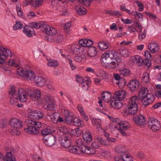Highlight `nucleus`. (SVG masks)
Masks as SVG:
<instances>
[{
    "label": "nucleus",
    "mask_w": 161,
    "mask_h": 161,
    "mask_svg": "<svg viewBox=\"0 0 161 161\" xmlns=\"http://www.w3.org/2000/svg\"><path fill=\"white\" fill-rule=\"evenodd\" d=\"M139 92V99L142 101V104L145 107L152 103L154 101V95L153 93H148V91L147 88L142 87Z\"/></svg>",
    "instance_id": "f257e3e1"
},
{
    "label": "nucleus",
    "mask_w": 161,
    "mask_h": 161,
    "mask_svg": "<svg viewBox=\"0 0 161 161\" xmlns=\"http://www.w3.org/2000/svg\"><path fill=\"white\" fill-rule=\"evenodd\" d=\"M118 53L114 50H108L101 55V61L102 65L110 61L114 60L115 57H118Z\"/></svg>",
    "instance_id": "f03ea898"
},
{
    "label": "nucleus",
    "mask_w": 161,
    "mask_h": 161,
    "mask_svg": "<svg viewBox=\"0 0 161 161\" xmlns=\"http://www.w3.org/2000/svg\"><path fill=\"white\" fill-rule=\"evenodd\" d=\"M17 72L19 75L23 76L25 80H34L35 77V73L31 70H24L23 69L20 68L17 69Z\"/></svg>",
    "instance_id": "7ed1b4c3"
},
{
    "label": "nucleus",
    "mask_w": 161,
    "mask_h": 161,
    "mask_svg": "<svg viewBox=\"0 0 161 161\" xmlns=\"http://www.w3.org/2000/svg\"><path fill=\"white\" fill-rule=\"evenodd\" d=\"M44 31L48 35L47 40L50 42H52L54 40V36L57 33V30L53 27H50L47 25H44Z\"/></svg>",
    "instance_id": "20e7f679"
},
{
    "label": "nucleus",
    "mask_w": 161,
    "mask_h": 161,
    "mask_svg": "<svg viewBox=\"0 0 161 161\" xmlns=\"http://www.w3.org/2000/svg\"><path fill=\"white\" fill-rule=\"evenodd\" d=\"M148 125L149 128L154 131L158 130L160 128V125L159 121L154 118L149 119Z\"/></svg>",
    "instance_id": "39448f33"
},
{
    "label": "nucleus",
    "mask_w": 161,
    "mask_h": 161,
    "mask_svg": "<svg viewBox=\"0 0 161 161\" xmlns=\"http://www.w3.org/2000/svg\"><path fill=\"white\" fill-rule=\"evenodd\" d=\"M44 99L46 102L45 108L49 110H54L56 106L54 99L51 96H46Z\"/></svg>",
    "instance_id": "423d86ee"
},
{
    "label": "nucleus",
    "mask_w": 161,
    "mask_h": 161,
    "mask_svg": "<svg viewBox=\"0 0 161 161\" xmlns=\"http://www.w3.org/2000/svg\"><path fill=\"white\" fill-rule=\"evenodd\" d=\"M10 55V51L9 49L2 47H0V63L3 64L5 63L4 60Z\"/></svg>",
    "instance_id": "0eeeda50"
},
{
    "label": "nucleus",
    "mask_w": 161,
    "mask_h": 161,
    "mask_svg": "<svg viewBox=\"0 0 161 161\" xmlns=\"http://www.w3.org/2000/svg\"><path fill=\"white\" fill-rule=\"evenodd\" d=\"M27 93L28 96L34 101L40 98L41 92L38 90H29L27 91Z\"/></svg>",
    "instance_id": "6e6552de"
},
{
    "label": "nucleus",
    "mask_w": 161,
    "mask_h": 161,
    "mask_svg": "<svg viewBox=\"0 0 161 161\" xmlns=\"http://www.w3.org/2000/svg\"><path fill=\"white\" fill-rule=\"evenodd\" d=\"M44 142L48 146H52L54 145L56 142V137L53 135H50L48 136L44 137L43 138Z\"/></svg>",
    "instance_id": "1a4fd4ad"
},
{
    "label": "nucleus",
    "mask_w": 161,
    "mask_h": 161,
    "mask_svg": "<svg viewBox=\"0 0 161 161\" xmlns=\"http://www.w3.org/2000/svg\"><path fill=\"white\" fill-rule=\"evenodd\" d=\"M138 105H134L130 104H127L125 112L127 114L134 115L136 114L138 110Z\"/></svg>",
    "instance_id": "9d476101"
},
{
    "label": "nucleus",
    "mask_w": 161,
    "mask_h": 161,
    "mask_svg": "<svg viewBox=\"0 0 161 161\" xmlns=\"http://www.w3.org/2000/svg\"><path fill=\"white\" fill-rule=\"evenodd\" d=\"M29 118L33 119L38 120L42 118L43 116L42 113L39 110H36L30 112L29 114Z\"/></svg>",
    "instance_id": "9b49d317"
},
{
    "label": "nucleus",
    "mask_w": 161,
    "mask_h": 161,
    "mask_svg": "<svg viewBox=\"0 0 161 161\" xmlns=\"http://www.w3.org/2000/svg\"><path fill=\"white\" fill-rule=\"evenodd\" d=\"M139 86V81L135 79L130 81L127 85L128 87L132 92H134L138 89Z\"/></svg>",
    "instance_id": "f8f14e48"
},
{
    "label": "nucleus",
    "mask_w": 161,
    "mask_h": 161,
    "mask_svg": "<svg viewBox=\"0 0 161 161\" xmlns=\"http://www.w3.org/2000/svg\"><path fill=\"white\" fill-rule=\"evenodd\" d=\"M114 60V61L109 62L107 64L106 63L103 65L106 67H110L112 69L115 68L118 66L121 60L119 57H115Z\"/></svg>",
    "instance_id": "ddd939ff"
},
{
    "label": "nucleus",
    "mask_w": 161,
    "mask_h": 161,
    "mask_svg": "<svg viewBox=\"0 0 161 161\" xmlns=\"http://www.w3.org/2000/svg\"><path fill=\"white\" fill-rule=\"evenodd\" d=\"M133 121L139 126H142L146 124L145 119L144 116L139 115L133 118Z\"/></svg>",
    "instance_id": "4468645a"
},
{
    "label": "nucleus",
    "mask_w": 161,
    "mask_h": 161,
    "mask_svg": "<svg viewBox=\"0 0 161 161\" xmlns=\"http://www.w3.org/2000/svg\"><path fill=\"white\" fill-rule=\"evenodd\" d=\"M22 126L21 121L16 118L11 119V128L19 129Z\"/></svg>",
    "instance_id": "2eb2a0df"
},
{
    "label": "nucleus",
    "mask_w": 161,
    "mask_h": 161,
    "mask_svg": "<svg viewBox=\"0 0 161 161\" xmlns=\"http://www.w3.org/2000/svg\"><path fill=\"white\" fill-rule=\"evenodd\" d=\"M126 93L124 90H119L116 92L114 95V99L122 100L125 98Z\"/></svg>",
    "instance_id": "dca6fc26"
},
{
    "label": "nucleus",
    "mask_w": 161,
    "mask_h": 161,
    "mask_svg": "<svg viewBox=\"0 0 161 161\" xmlns=\"http://www.w3.org/2000/svg\"><path fill=\"white\" fill-rule=\"evenodd\" d=\"M28 127L25 128V131L28 133L31 134L33 135H37L39 133V131L37 129L31 125L27 124Z\"/></svg>",
    "instance_id": "f3484780"
},
{
    "label": "nucleus",
    "mask_w": 161,
    "mask_h": 161,
    "mask_svg": "<svg viewBox=\"0 0 161 161\" xmlns=\"http://www.w3.org/2000/svg\"><path fill=\"white\" fill-rule=\"evenodd\" d=\"M23 89H19L18 91L17 95L19 101L21 102H24L27 101V96L25 92H23Z\"/></svg>",
    "instance_id": "a211bd4d"
},
{
    "label": "nucleus",
    "mask_w": 161,
    "mask_h": 161,
    "mask_svg": "<svg viewBox=\"0 0 161 161\" xmlns=\"http://www.w3.org/2000/svg\"><path fill=\"white\" fill-rule=\"evenodd\" d=\"M148 48L150 51L153 53L158 52L159 49L158 45L155 42L149 44L148 45Z\"/></svg>",
    "instance_id": "6ab92c4d"
},
{
    "label": "nucleus",
    "mask_w": 161,
    "mask_h": 161,
    "mask_svg": "<svg viewBox=\"0 0 161 161\" xmlns=\"http://www.w3.org/2000/svg\"><path fill=\"white\" fill-rule=\"evenodd\" d=\"M69 137H62V139L60 141V143L62 147L65 148H67L70 147L71 145V143L70 140H69Z\"/></svg>",
    "instance_id": "aec40b11"
},
{
    "label": "nucleus",
    "mask_w": 161,
    "mask_h": 161,
    "mask_svg": "<svg viewBox=\"0 0 161 161\" xmlns=\"http://www.w3.org/2000/svg\"><path fill=\"white\" fill-rule=\"evenodd\" d=\"M131 59L133 63L139 66H141L143 64V60L139 56L136 55L132 56L131 57Z\"/></svg>",
    "instance_id": "412c9836"
},
{
    "label": "nucleus",
    "mask_w": 161,
    "mask_h": 161,
    "mask_svg": "<svg viewBox=\"0 0 161 161\" xmlns=\"http://www.w3.org/2000/svg\"><path fill=\"white\" fill-rule=\"evenodd\" d=\"M93 42L90 40L81 39L79 41V43L80 45L84 47H89L93 44Z\"/></svg>",
    "instance_id": "4be33fe9"
},
{
    "label": "nucleus",
    "mask_w": 161,
    "mask_h": 161,
    "mask_svg": "<svg viewBox=\"0 0 161 161\" xmlns=\"http://www.w3.org/2000/svg\"><path fill=\"white\" fill-rule=\"evenodd\" d=\"M120 100L114 99L110 103V105L116 109H119L123 106V103L120 101Z\"/></svg>",
    "instance_id": "5701e85b"
},
{
    "label": "nucleus",
    "mask_w": 161,
    "mask_h": 161,
    "mask_svg": "<svg viewBox=\"0 0 161 161\" xmlns=\"http://www.w3.org/2000/svg\"><path fill=\"white\" fill-rule=\"evenodd\" d=\"M35 83L39 86H43L45 84V80L41 76H35L34 79Z\"/></svg>",
    "instance_id": "b1692460"
},
{
    "label": "nucleus",
    "mask_w": 161,
    "mask_h": 161,
    "mask_svg": "<svg viewBox=\"0 0 161 161\" xmlns=\"http://www.w3.org/2000/svg\"><path fill=\"white\" fill-rule=\"evenodd\" d=\"M33 28L28 25H26L23 30V32L26 34V35L28 37H31L33 36V34H34L33 32L32 31Z\"/></svg>",
    "instance_id": "393cba45"
},
{
    "label": "nucleus",
    "mask_w": 161,
    "mask_h": 161,
    "mask_svg": "<svg viewBox=\"0 0 161 161\" xmlns=\"http://www.w3.org/2000/svg\"><path fill=\"white\" fill-rule=\"evenodd\" d=\"M58 130L60 132L63 134L62 137H65L68 138V137H69L70 136V134L68 132L67 129L65 127H59L58 128Z\"/></svg>",
    "instance_id": "a878e982"
},
{
    "label": "nucleus",
    "mask_w": 161,
    "mask_h": 161,
    "mask_svg": "<svg viewBox=\"0 0 161 161\" xmlns=\"http://www.w3.org/2000/svg\"><path fill=\"white\" fill-rule=\"evenodd\" d=\"M25 122L29 125H31L33 126L36 129L40 128L42 126L41 123L39 122H36L32 120L28 119L26 120Z\"/></svg>",
    "instance_id": "bb28decb"
},
{
    "label": "nucleus",
    "mask_w": 161,
    "mask_h": 161,
    "mask_svg": "<svg viewBox=\"0 0 161 161\" xmlns=\"http://www.w3.org/2000/svg\"><path fill=\"white\" fill-rule=\"evenodd\" d=\"M111 97V94L106 91L102 93L101 94V98L105 102H108L110 101Z\"/></svg>",
    "instance_id": "cd10ccee"
},
{
    "label": "nucleus",
    "mask_w": 161,
    "mask_h": 161,
    "mask_svg": "<svg viewBox=\"0 0 161 161\" xmlns=\"http://www.w3.org/2000/svg\"><path fill=\"white\" fill-rule=\"evenodd\" d=\"M97 52L96 47L93 46L89 48L87 54L90 57H94L96 55Z\"/></svg>",
    "instance_id": "c85d7f7f"
},
{
    "label": "nucleus",
    "mask_w": 161,
    "mask_h": 161,
    "mask_svg": "<svg viewBox=\"0 0 161 161\" xmlns=\"http://www.w3.org/2000/svg\"><path fill=\"white\" fill-rule=\"evenodd\" d=\"M84 140L87 143H89L92 139L91 134L89 132H86L83 135Z\"/></svg>",
    "instance_id": "c756f323"
},
{
    "label": "nucleus",
    "mask_w": 161,
    "mask_h": 161,
    "mask_svg": "<svg viewBox=\"0 0 161 161\" xmlns=\"http://www.w3.org/2000/svg\"><path fill=\"white\" fill-rule=\"evenodd\" d=\"M75 9L78 14L80 15L84 14L86 13V9L79 5H76Z\"/></svg>",
    "instance_id": "7c9ffc66"
},
{
    "label": "nucleus",
    "mask_w": 161,
    "mask_h": 161,
    "mask_svg": "<svg viewBox=\"0 0 161 161\" xmlns=\"http://www.w3.org/2000/svg\"><path fill=\"white\" fill-rule=\"evenodd\" d=\"M139 99L138 97L134 96L129 100L128 102V104H130L134 105H137V103L138 102Z\"/></svg>",
    "instance_id": "2f4dec72"
},
{
    "label": "nucleus",
    "mask_w": 161,
    "mask_h": 161,
    "mask_svg": "<svg viewBox=\"0 0 161 161\" xmlns=\"http://www.w3.org/2000/svg\"><path fill=\"white\" fill-rule=\"evenodd\" d=\"M43 0H31V3L36 8H37L41 5L43 3Z\"/></svg>",
    "instance_id": "473e14b6"
},
{
    "label": "nucleus",
    "mask_w": 161,
    "mask_h": 161,
    "mask_svg": "<svg viewBox=\"0 0 161 161\" xmlns=\"http://www.w3.org/2000/svg\"><path fill=\"white\" fill-rule=\"evenodd\" d=\"M80 47L79 44L75 45L72 47V53L73 54L78 55Z\"/></svg>",
    "instance_id": "72a5a7b5"
},
{
    "label": "nucleus",
    "mask_w": 161,
    "mask_h": 161,
    "mask_svg": "<svg viewBox=\"0 0 161 161\" xmlns=\"http://www.w3.org/2000/svg\"><path fill=\"white\" fill-rule=\"evenodd\" d=\"M71 134L74 136H79L82 134L83 132L79 128H76L71 130Z\"/></svg>",
    "instance_id": "f704fd0d"
},
{
    "label": "nucleus",
    "mask_w": 161,
    "mask_h": 161,
    "mask_svg": "<svg viewBox=\"0 0 161 161\" xmlns=\"http://www.w3.org/2000/svg\"><path fill=\"white\" fill-rule=\"evenodd\" d=\"M10 152H6L3 156V154L0 153V159L2 158L3 161H10Z\"/></svg>",
    "instance_id": "c9c22d12"
},
{
    "label": "nucleus",
    "mask_w": 161,
    "mask_h": 161,
    "mask_svg": "<svg viewBox=\"0 0 161 161\" xmlns=\"http://www.w3.org/2000/svg\"><path fill=\"white\" fill-rule=\"evenodd\" d=\"M98 46L100 49L101 51L104 50L108 47V45L106 42H99Z\"/></svg>",
    "instance_id": "e433bc0d"
},
{
    "label": "nucleus",
    "mask_w": 161,
    "mask_h": 161,
    "mask_svg": "<svg viewBox=\"0 0 161 161\" xmlns=\"http://www.w3.org/2000/svg\"><path fill=\"white\" fill-rule=\"evenodd\" d=\"M54 40L53 42L57 43H60L62 42L63 40V36L61 34H59L54 36Z\"/></svg>",
    "instance_id": "4c0bfd02"
},
{
    "label": "nucleus",
    "mask_w": 161,
    "mask_h": 161,
    "mask_svg": "<svg viewBox=\"0 0 161 161\" xmlns=\"http://www.w3.org/2000/svg\"><path fill=\"white\" fill-rule=\"evenodd\" d=\"M59 114L58 113L54 112L51 115V119L52 122L54 124H57L58 122V117Z\"/></svg>",
    "instance_id": "58836bf2"
},
{
    "label": "nucleus",
    "mask_w": 161,
    "mask_h": 161,
    "mask_svg": "<svg viewBox=\"0 0 161 161\" xmlns=\"http://www.w3.org/2000/svg\"><path fill=\"white\" fill-rule=\"evenodd\" d=\"M80 147L76 146H73L69 149V151L70 152L75 153V154L80 153Z\"/></svg>",
    "instance_id": "ea45409f"
},
{
    "label": "nucleus",
    "mask_w": 161,
    "mask_h": 161,
    "mask_svg": "<svg viewBox=\"0 0 161 161\" xmlns=\"http://www.w3.org/2000/svg\"><path fill=\"white\" fill-rule=\"evenodd\" d=\"M115 150L116 152L119 153H125L126 152L125 147L122 146H118L115 148Z\"/></svg>",
    "instance_id": "a19ab883"
},
{
    "label": "nucleus",
    "mask_w": 161,
    "mask_h": 161,
    "mask_svg": "<svg viewBox=\"0 0 161 161\" xmlns=\"http://www.w3.org/2000/svg\"><path fill=\"white\" fill-rule=\"evenodd\" d=\"M52 130L47 128H45L41 131V134L42 136H46L52 133Z\"/></svg>",
    "instance_id": "79ce46f5"
},
{
    "label": "nucleus",
    "mask_w": 161,
    "mask_h": 161,
    "mask_svg": "<svg viewBox=\"0 0 161 161\" xmlns=\"http://www.w3.org/2000/svg\"><path fill=\"white\" fill-rule=\"evenodd\" d=\"M8 121L6 119L0 120V128H7Z\"/></svg>",
    "instance_id": "37998d69"
},
{
    "label": "nucleus",
    "mask_w": 161,
    "mask_h": 161,
    "mask_svg": "<svg viewBox=\"0 0 161 161\" xmlns=\"http://www.w3.org/2000/svg\"><path fill=\"white\" fill-rule=\"evenodd\" d=\"M16 90L15 87L13 86L11 87V97L14 96L15 98L18 97Z\"/></svg>",
    "instance_id": "c03bdc74"
},
{
    "label": "nucleus",
    "mask_w": 161,
    "mask_h": 161,
    "mask_svg": "<svg viewBox=\"0 0 161 161\" xmlns=\"http://www.w3.org/2000/svg\"><path fill=\"white\" fill-rule=\"evenodd\" d=\"M122 158L123 161H132L133 160L131 157L127 154H124L121 156Z\"/></svg>",
    "instance_id": "a18cd8bd"
},
{
    "label": "nucleus",
    "mask_w": 161,
    "mask_h": 161,
    "mask_svg": "<svg viewBox=\"0 0 161 161\" xmlns=\"http://www.w3.org/2000/svg\"><path fill=\"white\" fill-rule=\"evenodd\" d=\"M47 65L50 67H55L58 66V63L56 60H50L47 63Z\"/></svg>",
    "instance_id": "49530a36"
},
{
    "label": "nucleus",
    "mask_w": 161,
    "mask_h": 161,
    "mask_svg": "<svg viewBox=\"0 0 161 161\" xmlns=\"http://www.w3.org/2000/svg\"><path fill=\"white\" fill-rule=\"evenodd\" d=\"M60 1L59 0H53L52 1V5L53 6V8L57 9L58 7L59 6V4L58 3Z\"/></svg>",
    "instance_id": "de8ad7c7"
},
{
    "label": "nucleus",
    "mask_w": 161,
    "mask_h": 161,
    "mask_svg": "<svg viewBox=\"0 0 161 161\" xmlns=\"http://www.w3.org/2000/svg\"><path fill=\"white\" fill-rule=\"evenodd\" d=\"M119 51L120 53L123 57H127L129 56V52L126 49H121Z\"/></svg>",
    "instance_id": "09e8293b"
},
{
    "label": "nucleus",
    "mask_w": 161,
    "mask_h": 161,
    "mask_svg": "<svg viewBox=\"0 0 161 161\" xmlns=\"http://www.w3.org/2000/svg\"><path fill=\"white\" fill-rule=\"evenodd\" d=\"M90 84V82L87 79L85 78L83 79V80L81 82V85L83 87L88 89Z\"/></svg>",
    "instance_id": "8fccbe9b"
},
{
    "label": "nucleus",
    "mask_w": 161,
    "mask_h": 161,
    "mask_svg": "<svg viewBox=\"0 0 161 161\" xmlns=\"http://www.w3.org/2000/svg\"><path fill=\"white\" fill-rule=\"evenodd\" d=\"M23 27L22 23L19 21L16 22V24L13 27V29L14 30L19 29H21Z\"/></svg>",
    "instance_id": "3c124183"
},
{
    "label": "nucleus",
    "mask_w": 161,
    "mask_h": 161,
    "mask_svg": "<svg viewBox=\"0 0 161 161\" xmlns=\"http://www.w3.org/2000/svg\"><path fill=\"white\" fill-rule=\"evenodd\" d=\"M119 73L123 76H127L129 74V70L126 69H123L119 70Z\"/></svg>",
    "instance_id": "603ef678"
},
{
    "label": "nucleus",
    "mask_w": 161,
    "mask_h": 161,
    "mask_svg": "<svg viewBox=\"0 0 161 161\" xmlns=\"http://www.w3.org/2000/svg\"><path fill=\"white\" fill-rule=\"evenodd\" d=\"M143 64H145V67H147V69H149L152 65V63L151 61L148 59H144L143 60Z\"/></svg>",
    "instance_id": "864d4df0"
},
{
    "label": "nucleus",
    "mask_w": 161,
    "mask_h": 161,
    "mask_svg": "<svg viewBox=\"0 0 161 161\" xmlns=\"http://www.w3.org/2000/svg\"><path fill=\"white\" fill-rule=\"evenodd\" d=\"M81 121L79 119L75 118L73 120V124L76 126H80L81 125Z\"/></svg>",
    "instance_id": "5fc2aeb1"
},
{
    "label": "nucleus",
    "mask_w": 161,
    "mask_h": 161,
    "mask_svg": "<svg viewBox=\"0 0 161 161\" xmlns=\"http://www.w3.org/2000/svg\"><path fill=\"white\" fill-rule=\"evenodd\" d=\"M142 81L145 83H147L149 81V75L148 73L143 74Z\"/></svg>",
    "instance_id": "6e6d98bb"
},
{
    "label": "nucleus",
    "mask_w": 161,
    "mask_h": 161,
    "mask_svg": "<svg viewBox=\"0 0 161 161\" xmlns=\"http://www.w3.org/2000/svg\"><path fill=\"white\" fill-rule=\"evenodd\" d=\"M94 152L92 148L90 147H86L85 153L87 154H94Z\"/></svg>",
    "instance_id": "4d7b16f0"
},
{
    "label": "nucleus",
    "mask_w": 161,
    "mask_h": 161,
    "mask_svg": "<svg viewBox=\"0 0 161 161\" xmlns=\"http://www.w3.org/2000/svg\"><path fill=\"white\" fill-rule=\"evenodd\" d=\"M65 120L66 123L68 125L70 124L72 121V117L70 115L65 117Z\"/></svg>",
    "instance_id": "13d9d810"
},
{
    "label": "nucleus",
    "mask_w": 161,
    "mask_h": 161,
    "mask_svg": "<svg viewBox=\"0 0 161 161\" xmlns=\"http://www.w3.org/2000/svg\"><path fill=\"white\" fill-rule=\"evenodd\" d=\"M18 97L15 98L14 96L11 97V104L15 106L18 103Z\"/></svg>",
    "instance_id": "bf43d9fd"
},
{
    "label": "nucleus",
    "mask_w": 161,
    "mask_h": 161,
    "mask_svg": "<svg viewBox=\"0 0 161 161\" xmlns=\"http://www.w3.org/2000/svg\"><path fill=\"white\" fill-rule=\"evenodd\" d=\"M83 142L81 138L78 139L75 141V145L80 147L82 146L83 145Z\"/></svg>",
    "instance_id": "052dcab7"
},
{
    "label": "nucleus",
    "mask_w": 161,
    "mask_h": 161,
    "mask_svg": "<svg viewBox=\"0 0 161 161\" xmlns=\"http://www.w3.org/2000/svg\"><path fill=\"white\" fill-rule=\"evenodd\" d=\"M97 139L98 140L99 142H100L101 144L105 145H108V143L105 139H103L100 137H97Z\"/></svg>",
    "instance_id": "680f3d73"
},
{
    "label": "nucleus",
    "mask_w": 161,
    "mask_h": 161,
    "mask_svg": "<svg viewBox=\"0 0 161 161\" xmlns=\"http://www.w3.org/2000/svg\"><path fill=\"white\" fill-rule=\"evenodd\" d=\"M17 129H13L11 128V133H12V134L13 135H15V136H19L20 134V132L18 130H17Z\"/></svg>",
    "instance_id": "e2e57ef3"
},
{
    "label": "nucleus",
    "mask_w": 161,
    "mask_h": 161,
    "mask_svg": "<svg viewBox=\"0 0 161 161\" xmlns=\"http://www.w3.org/2000/svg\"><path fill=\"white\" fill-rule=\"evenodd\" d=\"M108 14H109L110 15H116L117 16H120L121 15V14H120L119 11H109L108 13Z\"/></svg>",
    "instance_id": "0e129e2a"
},
{
    "label": "nucleus",
    "mask_w": 161,
    "mask_h": 161,
    "mask_svg": "<svg viewBox=\"0 0 161 161\" xmlns=\"http://www.w3.org/2000/svg\"><path fill=\"white\" fill-rule=\"evenodd\" d=\"M92 147L95 149H97L99 147V141L97 139L95 140L92 144Z\"/></svg>",
    "instance_id": "69168bd1"
},
{
    "label": "nucleus",
    "mask_w": 161,
    "mask_h": 161,
    "mask_svg": "<svg viewBox=\"0 0 161 161\" xmlns=\"http://www.w3.org/2000/svg\"><path fill=\"white\" fill-rule=\"evenodd\" d=\"M138 6L139 7V10L140 11H142L143 10L144 8V5L140 1H137L136 2Z\"/></svg>",
    "instance_id": "338daca9"
},
{
    "label": "nucleus",
    "mask_w": 161,
    "mask_h": 161,
    "mask_svg": "<svg viewBox=\"0 0 161 161\" xmlns=\"http://www.w3.org/2000/svg\"><path fill=\"white\" fill-rule=\"evenodd\" d=\"M134 15L135 16L136 18H138V19H142L143 18V15L142 14L139 13L137 12L136 11H135L134 12Z\"/></svg>",
    "instance_id": "774afa93"
}]
</instances>
